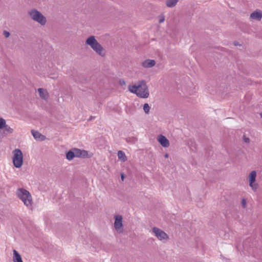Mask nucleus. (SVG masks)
<instances>
[{
	"label": "nucleus",
	"instance_id": "1",
	"mask_svg": "<svg viewBox=\"0 0 262 262\" xmlns=\"http://www.w3.org/2000/svg\"><path fill=\"white\" fill-rule=\"evenodd\" d=\"M85 43L90 46L92 49L99 55L104 57L105 55V49L96 39L94 36H90L86 41Z\"/></svg>",
	"mask_w": 262,
	"mask_h": 262
},
{
	"label": "nucleus",
	"instance_id": "2",
	"mask_svg": "<svg viewBox=\"0 0 262 262\" xmlns=\"http://www.w3.org/2000/svg\"><path fill=\"white\" fill-rule=\"evenodd\" d=\"M16 194L27 207L30 208L32 207V199L31 195L28 190L24 188H19L16 191Z\"/></svg>",
	"mask_w": 262,
	"mask_h": 262
},
{
	"label": "nucleus",
	"instance_id": "3",
	"mask_svg": "<svg viewBox=\"0 0 262 262\" xmlns=\"http://www.w3.org/2000/svg\"><path fill=\"white\" fill-rule=\"evenodd\" d=\"M29 14L33 20L37 21L41 25L46 24L47 22L46 18L36 9H32L29 12Z\"/></svg>",
	"mask_w": 262,
	"mask_h": 262
},
{
	"label": "nucleus",
	"instance_id": "4",
	"mask_svg": "<svg viewBox=\"0 0 262 262\" xmlns=\"http://www.w3.org/2000/svg\"><path fill=\"white\" fill-rule=\"evenodd\" d=\"M13 156L12 158L14 166L17 168H20L23 163V155L20 149H15L13 151Z\"/></svg>",
	"mask_w": 262,
	"mask_h": 262
},
{
	"label": "nucleus",
	"instance_id": "5",
	"mask_svg": "<svg viewBox=\"0 0 262 262\" xmlns=\"http://www.w3.org/2000/svg\"><path fill=\"white\" fill-rule=\"evenodd\" d=\"M139 85H140L141 87L138 89L137 96L142 98H148L149 94L145 81L144 80L140 81Z\"/></svg>",
	"mask_w": 262,
	"mask_h": 262
},
{
	"label": "nucleus",
	"instance_id": "6",
	"mask_svg": "<svg viewBox=\"0 0 262 262\" xmlns=\"http://www.w3.org/2000/svg\"><path fill=\"white\" fill-rule=\"evenodd\" d=\"M256 177V171L255 170L252 171L249 175V185L252 188V190L255 191L258 188V184L255 183Z\"/></svg>",
	"mask_w": 262,
	"mask_h": 262
},
{
	"label": "nucleus",
	"instance_id": "7",
	"mask_svg": "<svg viewBox=\"0 0 262 262\" xmlns=\"http://www.w3.org/2000/svg\"><path fill=\"white\" fill-rule=\"evenodd\" d=\"M152 231L157 237L160 241H166L168 238V235L164 231L157 227H154Z\"/></svg>",
	"mask_w": 262,
	"mask_h": 262
},
{
	"label": "nucleus",
	"instance_id": "8",
	"mask_svg": "<svg viewBox=\"0 0 262 262\" xmlns=\"http://www.w3.org/2000/svg\"><path fill=\"white\" fill-rule=\"evenodd\" d=\"M114 227L118 233L123 232L122 216L121 215H117L115 216Z\"/></svg>",
	"mask_w": 262,
	"mask_h": 262
},
{
	"label": "nucleus",
	"instance_id": "9",
	"mask_svg": "<svg viewBox=\"0 0 262 262\" xmlns=\"http://www.w3.org/2000/svg\"><path fill=\"white\" fill-rule=\"evenodd\" d=\"M76 157L77 158H90L91 156L89 155L88 151L83 149H80L77 148H74Z\"/></svg>",
	"mask_w": 262,
	"mask_h": 262
},
{
	"label": "nucleus",
	"instance_id": "10",
	"mask_svg": "<svg viewBox=\"0 0 262 262\" xmlns=\"http://www.w3.org/2000/svg\"><path fill=\"white\" fill-rule=\"evenodd\" d=\"M158 140L160 144L164 147H167L169 146V140L162 135H160L158 136Z\"/></svg>",
	"mask_w": 262,
	"mask_h": 262
},
{
	"label": "nucleus",
	"instance_id": "11",
	"mask_svg": "<svg viewBox=\"0 0 262 262\" xmlns=\"http://www.w3.org/2000/svg\"><path fill=\"white\" fill-rule=\"evenodd\" d=\"M250 18L253 19L260 20L262 18V11L256 10L250 14Z\"/></svg>",
	"mask_w": 262,
	"mask_h": 262
},
{
	"label": "nucleus",
	"instance_id": "12",
	"mask_svg": "<svg viewBox=\"0 0 262 262\" xmlns=\"http://www.w3.org/2000/svg\"><path fill=\"white\" fill-rule=\"evenodd\" d=\"M156 64V61L153 59H146L142 63V66L145 68H149L154 67Z\"/></svg>",
	"mask_w": 262,
	"mask_h": 262
},
{
	"label": "nucleus",
	"instance_id": "13",
	"mask_svg": "<svg viewBox=\"0 0 262 262\" xmlns=\"http://www.w3.org/2000/svg\"><path fill=\"white\" fill-rule=\"evenodd\" d=\"M31 133H32L33 137L36 140H39L41 141H43L45 138V136L41 135L38 131L32 129L31 130Z\"/></svg>",
	"mask_w": 262,
	"mask_h": 262
},
{
	"label": "nucleus",
	"instance_id": "14",
	"mask_svg": "<svg viewBox=\"0 0 262 262\" xmlns=\"http://www.w3.org/2000/svg\"><path fill=\"white\" fill-rule=\"evenodd\" d=\"M38 92L39 96L43 99L46 100L49 97V95L47 90H44L42 88L38 89Z\"/></svg>",
	"mask_w": 262,
	"mask_h": 262
},
{
	"label": "nucleus",
	"instance_id": "15",
	"mask_svg": "<svg viewBox=\"0 0 262 262\" xmlns=\"http://www.w3.org/2000/svg\"><path fill=\"white\" fill-rule=\"evenodd\" d=\"M13 261L14 262H23L21 255L19 254V253L16 250H13Z\"/></svg>",
	"mask_w": 262,
	"mask_h": 262
},
{
	"label": "nucleus",
	"instance_id": "16",
	"mask_svg": "<svg viewBox=\"0 0 262 262\" xmlns=\"http://www.w3.org/2000/svg\"><path fill=\"white\" fill-rule=\"evenodd\" d=\"M141 87L140 85H139V83L137 85H129L128 86V90L133 93L136 94L137 95L138 89Z\"/></svg>",
	"mask_w": 262,
	"mask_h": 262
},
{
	"label": "nucleus",
	"instance_id": "17",
	"mask_svg": "<svg viewBox=\"0 0 262 262\" xmlns=\"http://www.w3.org/2000/svg\"><path fill=\"white\" fill-rule=\"evenodd\" d=\"M74 157H76L75 154V151H74V148L69 150L66 153V158L69 160H72L74 159Z\"/></svg>",
	"mask_w": 262,
	"mask_h": 262
},
{
	"label": "nucleus",
	"instance_id": "18",
	"mask_svg": "<svg viewBox=\"0 0 262 262\" xmlns=\"http://www.w3.org/2000/svg\"><path fill=\"white\" fill-rule=\"evenodd\" d=\"M118 157L119 160L122 162H125L127 160V157L125 153L122 150H119L118 152Z\"/></svg>",
	"mask_w": 262,
	"mask_h": 262
},
{
	"label": "nucleus",
	"instance_id": "19",
	"mask_svg": "<svg viewBox=\"0 0 262 262\" xmlns=\"http://www.w3.org/2000/svg\"><path fill=\"white\" fill-rule=\"evenodd\" d=\"M3 129H4L3 133L5 135L12 134L13 132V129L7 125L6 124Z\"/></svg>",
	"mask_w": 262,
	"mask_h": 262
},
{
	"label": "nucleus",
	"instance_id": "20",
	"mask_svg": "<svg viewBox=\"0 0 262 262\" xmlns=\"http://www.w3.org/2000/svg\"><path fill=\"white\" fill-rule=\"evenodd\" d=\"M179 0H167L166 5L168 7H173L176 5Z\"/></svg>",
	"mask_w": 262,
	"mask_h": 262
},
{
	"label": "nucleus",
	"instance_id": "21",
	"mask_svg": "<svg viewBox=\"0 0 262 262\" xmlns=\"http://www.w3.org/2000/svg\"><path fill=\"white\" fill-rule=\"evenodd\" d=\"M150 106L149 105H148V103H144V105H143V110H144V112L146 114H148L149 112V110H150Z\"/></svg>",
	"mask_w": 262,
	"mask_h": 262
},
{
	"label": "nucleus",
	"instance_id": "22",
	"mask_svg": "<svg viewBox=\"0 0 262 262\" xmlns=\"http://www.w3.org/2000/svg\"><path fill=\"white\" fill-rule=\"evenodd\" d=\"M6 125V120L3 118H0V129H3Z\"/></svg>",
	"mask_w": 262,
	"mask_h": 262
},
{
	"label": "nucleus",
	"instance_id": "23",
	"mask_svg": "<svg viewBox=\"0 0 262 262\" xmlns=\"http://www.w3.org/2000/svg\"><path fill=\"white\" fill-rule=\"evenodd\" d=\"M243 140H244V142L247 143H250V139L248 137H246L245 136H243Z\"/></svg>",
	"mask_w": 262,
	"mask_h": 262
},
{
	"label": "nucleus",
	"instance_id": "24",
	"mask_svg": "<svg viewBox=\"0 0 262 262\" xmlns=\"http://www.w3.org/2000/svg\"><path fill=\"white\" fill-rule=\"evenodd\" d=\"M3 34L6 38L9 37L10 35V33L8 31H4Z\"/></svg>",
	"mask_w": 262,
	"mask_h": 262
},
{
	"label": "nucleus",
	"instance_id": "25",
	"mask_svg": "<svg viewBox=\"0 0 262 262\" xmlns=\"http://www.w3.org/2000/svg\"><path fill=\"white\" fill-rule=\"evenodd\" d=\"M242 205L244 208H245L246 205V200L245 199H243L242 200Z\"/></svg>",
	"mask_w": 262,
	"mask_h": 262
},
{
	"label": "nucleus",
	"instance_id": "26",
	"mask_svg": "<svg viewBox=\"0 0 262 262\" xmlns=\"http://www.w3.org/2000/svg\"><path fill=\"white\" fill-rule=\"evenodd\" d=\"M164 20H165L164 16H161L159 18V23H162L164 22Z\"/></svg>",
	"mask_w": 262,
	"mask_h": 262
},
{
	"label": "nucleus",
	"instance_id": "27",
	"mask_svg": "<svg viewBox=\"0 0 262 262\" xmlns=\"http://www.w3.org/2000/svg\"><path fill=\"white\" fill-rule=\"evenodd\" d=\"M120 84H125V82L124 80H122V81H120Z\"/></svg>",
	"mask_w": 262,
	"mask_h": 262
},
{
	"label": "nucleus",
	"instance_id": "28",
	"mask_svg": "<svg viewBox=\"0 0 262 262\" xmlns=\"http://www.w3.org/2000/svg\"><path fill=\"white\" fill-rule=\"evenodd\" d=\"M121 179L122 181H123L124 180V174L123 173H121Z\"/></svg>",
	"mask_w": 262,
	"mask_h": 262
},
{
	"label": "nucleus",
	"instance_id": "29",
	"mask_svg": "<svg viewBox=\"0 0 262 262\" xmlns=\"http://www.w3.org/2000/svg\"><path fill=\"white\" fill-rule=\"evenodd\" d=\"M164 157L165 158H168V154H166L165 155H164Z\"/></svg>",
	"mask_w": 262,
	"mask_h": 262
},
{
	"label": "nucleus",
	"instance_id": "30",
	"mask_svg": "<svg viewBox=\"0 0 262 262\" xmlns=\"http://www.w3.org/2000/svg\"><path fill=\"white\" fill-rule=\"evenodd\" d=\"M238 45V43H237V42H234V45H235V46H237Z\"/></svg>",
	"mask_w": 262,
	"mask_h": 262
},
{
	"label": "nucleus",
	"instance_id": "31",
	"mask_svg": "<svg viewBox=\"0 0 262 262\" xmlns=\"http://www.w3.org/2000/svg\"><path fill=\"white\" fill-rule=\"evenodd\" d=\"M261 117L262 118V112L260 114Z\"/></svg>",
	"mask_w": 262,
	"mask_h": 262
}]
</instances>
